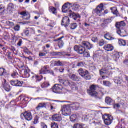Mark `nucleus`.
Returning <instances> with one entry per match:
<instances>
[{
  "label": "nucleus",
  "instance_id": "nucleus-29",
  "mask_svg": "<svg viewBox=\"0 0 128 128\" xmlns=\"http://www.w3.org/2000/svg\"><path fill=\"white\" fill-rule=\"evenodd\" d=\"M111 10L112 14H115L116 16L120 14V13H118V9H116V8L114 7L113 8H111Z\"/></svg>",
  "mask_w": 128,
  "mask_h": 128
},
{
  "label": "nucleus",
  "instance_id": "nucleus-45",
  "mask_svg": "<svg viewBox=\"0 0 128 128\" xmlns=\"http://www.w3.org/2000/svg\"><path fill=\"white\" fill-rule=\"evenodd\" d=\"M18 73L17 72H14L12 74V78H16H16H18Z\"/></svg>",
  "mask_w": 128,
  "mask_h": 128
},
{
  "label": "nucleus",
  "instance_id": "nucleus-50",
  "mask_svg": "<svg viewBox=\"0 0 128 128\" xmlns=\"http://www.w3.org/2000/svg\"><path fill=\"white\" fill-rule=\"evenodd\" d=\"M68 124V120H62V126H66Z\"/></svg>",
  "mask_w": 128,
  "mask_h": 128
},
{
  "label": "nucleus",
  "instance_id": "nucleus-12",
  "mask_svg": "<svg viewBox=\"0 0 128 128\" xmlns=\"http://www.w3.org/2000/svg\"><path fill=\"white\" fill-rule=\"evenodd\" d=\"M10 84L13 86H22V84H24V82H21L20 81H18V80H12L10 81Z\"/></svg>",
  "mask_w": 128,
  "mask_h": 128
},
{
  "label": "nucleus",
  "instance_id": "nucleus-41",
  "mask_svg": "<svg viewBox=\"0 0 128 128\" xmlns=\"http://www.w3.org/2000/svg\"><path fill=\"white\" fill-rule=\"evenodd\" d=\"M70 30H76V28H78V24H70Z\"/></svg>",
  "mask_w": 128,
  "mask_h": 128
},
{
  "label": "nucleus",
  "instance_id": "nucleus-62",
  "mask_svg": "<svg viewBox=\"0 0 128 128\" xmlns=\"http://www.w3.org/2000/svg\"><path fill=\"white\" fill-rule=\"evenodd\" d=\"M4 12V8L0 7V14H2Z\"/></svg>",
  "mask_w": 128,
  "mask_h": 128
},
{
  "label": "nucleus",
  "instance_id": "nucleus-13",
  "mask_svg": "<svg viewBox=\"0 0 128 128\" xmlns=\"http://www.w3.org/2000/svg\"><path fill=\"white\" fill-rule=\"evenodd\" d=\"M78 72L79 73V74L82 76V78H84V76H86L87 74H88L89 72L88 71L86 70H84L82 68H80L78 70Z\"/></svg>",
  "mask_w": 128,
  "mask_h": 128
},
{
  "label": "nucleus",
  "instance_id": "nucleus-30",
  "mask_svg": "<svg viewBox=\"0 0 128 128\" xmlns=\"http://www.w3.org/2000/svg\"><path fill=\"white\" fill-rule=\"evenodd\" d=\"M56 10H57L56 8L54 7L50 6L49 8V11L50 12H52L54 14H56Z\"/></svg>",
  "mask_w": 128,
  "mask_h": 128
},
{
  "label": "nucleus",
  "instance_id": "nucleus-34",
  "mask_svg": "<svg viewBox=\"0 0 128 128\" xmlns=\"http://www.w3.org/2000/svg\"><path fill=\"white\" fill-rule=\"evenodd\" d=\"M108 74V70L106 69H102L100 70V76H104V74Z\"/></svg>",
  "mask_w": 128,
  "mask_h": 128
},
{
  "label": "nucleus",
  "instance_id": "nucleus-15",
  "mask_svg": "<svg viewBox=\"0 0 128 128\" xmlns=\"http://www.w3.org/2000/svg\"><path fill=\"white\" fill-rule=\"evenodd\" d=\"M52 72V70H50L48 69V66H45L40 70V74H50Z\"/></svg>",
  "mask_w": 128,
  "mask_h": 128
},
{
  "label": "nucleus",
  "instance_id": "nucleus-59",
  "mask_svg": "<svg viewBox=\"0 0 128 128\" xmlns=\"http://www.w3.org/2000/svg\"><path fill=\"white\" fill-rule=\"evenodd\" d=\"M50 54H51V56H56V52H50Z\"/></svg>",
  "mask_w": 128,
  "mask_h": 128
},
{
  "label": "nucleus",
  "instance_id": "nucleus-3",
  "mask_svg": "<svg viewBox=\"0 0 128 128\" xmlns=\"http://www.w3.org/2000/svg\"><path fill=\"white\" fill-rule=\"evenodd\" d=\"M61 112H62V114L63 116H70L72 114L71 111H70V105H64L62 108V109L61 110Z\"/></svg>",
  "mask_w": 128,
  "mask_h": 128
},
{
  "label": "nucleus",
  "instance_id": "nucleus-18",
  "mask_svg": "<svg viewBox=\"0 0 128 128\" xmlns=\"http://www.w3.org/2000/svg\"><path fill=\"white\" fill-rule=\"evenodd\" d=\"M69 106L70 107L72 108V110H78V108H80V104H78V103H74Z\"/></svg>",
  "mask_w": 128,
  "mask_h": 128
},
{
  "label": "nucleus",
  "instance_id": "nucleus-58",
  "mask_svg": "<svg viewBox=\"0 0 128 128\" xmlns=\"http://www.w3.org/2000/svg\"><path fill=\"white\" fill-rule=\"evenodd\" d=\"M124 64L128 66V56L126 57V60L124 62Z\"/></svg>",
  "mask_w": 128,
  "mask_h": 128
},
{
  "label": "nucleus",
  "instance_id": "nucleus-56",
  "mask_svg": "<svg viewBox=\"0 0 128 128\" xmlns=\"http://www.w3.org/2000/svg\"><path fill=\"white\" fill-rule=\"evenodd\" d=\"M42 80V78H40V77L38 76H36V82H40V80Z\"/></svg>",
  "mask_w": 128,
  "mask_h": 128
},
{
  "label": "nucleus",
  "instance_id": "nucleus-22",
  "mask_svg": "<svg viewBox=\"0 0 128 128\" xmlns=\"http://www.w3.org/2000/svg\"><path fill=\"white\" fill-rule=\"evenodd\" d=\"M12 10H14V5L10 3L8 5V10L9 12H12Z\"/></svg>",
  "mask_w": 128,
  "mask_h": 128
},
{
  "label": "nucleus",
  "instance_id": "nucleus-24",
  "mask_svg": "<svg viewBox=\"0 0 128 128\" xmlns=\"http://www.w3.org/2000/svg\"><path fill=\"white\" fill-rule=\"evenodd\" d=\"M46 107V103H40L38 104V106L36 108L37 110H40L41 108Z\"/></svg>",
  "mask_w": 128,
  "mask_h": 128
},
{
  "label": "nucleus",
  "instance_id": "nucleus-17",
  "mask_svg": "<svg viewBox=\"0 0 128 128\" xmlns=\"http://www.w3.org/2000/svg\"><path fill=\"white\" fill-rule=\"evenodd\" d=\"M105 102L106 104L108 106H111V104H114V100H112V99L110 97H106V98Z\"/></svg>",
  "mask_w": 128,
  "mask_h": 128
},
{
  "label": "nucleus",
  "instance_id": "nucleus-10",
  "mask_svg": "<svg viewBox=\"0 0 128 128\" xmlns=\"http://www.w3.org/2000/svg\"><path fill=\"white\" fill-rule=\"evenodd\" d=\"M2 86L6 92H10V90H12L10 86L6 82V80L5 79L2 80Z\"/></svg>",
  "mask_w": 128,
  "mask_h": 128
},
{
  "label": "nucleus",
  "instance_id": "nucleus-19",
  "mask_svg": "<svg viewBox=\"0 0 128 128\" xmlns=\"http://www.w3.org/2000/svg\"><path fill=\"white\" fill-rule=\"evenodd\" d=\"M112 22V19H110V18L106 19L105 20H104V23L102 24V27L106 26H108V24H110V22Z\"/></svg>",
  "mask_w": 128,
  "mask_h": 128
},
{
  "label": "nucleus",
  "instance_id": "nucleus-37",
  "mask_svg": "<svg viewBox=\"0 0 128 128\" xmlns=\"http://www.w3.org/2000/svg\"><path fill=\"white\" fill-rule=\"evenodd\" d=\"M0 76H6V70L2 68H0Z\"/></svg>",
  "mask_w": 128,
  "mask_h": 128
},
{
  "label": "nucleus",
  "instance_id": "nucleus-63",
  "mask_svg": "<svg viewBox=\"0 0 128 128\" xmlns=\"http://www.w3.org/2000/svg\"><path fill=\"white\" fill-rule=\"evenodd\" d=\"M24 34L26 36H30V32H28V30L24 31Z\"/></svg>",
  "mask_w": 128,
  "mask_h": 128
},
{
  "label": "nucleus",
  "instance_id": "nucleus-44",
  "mask_svg": "<svg viewBox=\"0 0 128 128\" xmlns=\"http://www.w3.org/2000/svg\"><path fill=\"white\" fill-rule=\"evenodd\" d=\"M44 52H46V53L40 52L39 56H46V54H48V51H44Z\"/></svg>",
  "mask_w": 128,
  "mask_h": 128
},
{
  "label": "nucleus",
  "instance_id": "nucleus-53",
  "mask_svg": "<svg viewBox=\"0 0 128 128\" xmlns=\"http://www.w3.org/2000/svg\"><path fill=\"white\" fill-rule=\"evenodd\" d=\"M64 58H70V56H72V54H64Z\"/></svg>",
  "mask_w": 128,
  "mask_h": 128
},
{
  "label": "nucleus",
  "instance_id": "nucleus-7",
  "mask_svg": "<svg viewBox=\"0 0 128 128\" xmlns=\"http://www.w3.org/2000/svg\"><path fill=\"white\" fill-rule=\"evenodd\" d=\"M62 86L60 84H56L52 88L53 92L55 94H60L62 90Z\"/></svg>",
  "mask_w": 128,
  "mask_h": 128
},
{
  "label": "nucleus",
  "instance_id": "nucleus-1",
  "mask_svg": "<svg viewBox=\"0 0 128 128\" xmlns=\"http://www.w3.org/2000/svg\"><path fill=\"white\" fill-rule=\"evenodd\" d=\"M92 48V45L90 43L86 42H82V46H76L74 47V50L76 52L79 54H83L86 52V50H90Z\"/></svg>",
  "mask_w": 128,
  "mask_h": 128
},
{
  "label": "nucleus",
  "instance_id": "nucleus-43",
  "mask_svg": "<svg viewBox=\"0 0 128 128\" xmlns=\"http://www.w3.org/2000/svg\"><path fill=\"white\" fill-rule=\"evenodd\" d=\"M6 26H14V24L12 22H10V21H6Z\"/></svg>",
  "mask_w": 128,
  "mask_h": 128
},
{
  "label": "nucleus",
  "instance_id": "nucleus-55",
  "mask_svg": "<svg viewBox=\"0 0 128 128\" xmlns=\"http://www.w3.org/2000/svg\"><path fill=\"white\" fill-rule=\"evenodd\" d=\"M22 39H20L19 40V42L18 44V46H22Z\"/></svg>",
  "mask_w": 128,
  "mask_h": 128
},
{
  "label": "nucleus",
  "instance_id": "nucleus-64",
  "mask_svg": "<svg viewBox=\"0 0 128 128\" xmlns=\"http://www.w3.org/2000/svg\"><path fill=\"white\" fill-rule=\"evenodd\" d=\"M50 110H52L53 112H55V110H56V108H54V106H51Z\"/></svg>",
  "mask_w": 128,
  "mask_h": 128
},
{
  "label": "nucleus",
  "instance_id": "nucleus-36",
  "mask_svg": "<svg viewBox=\"0 0 128 128\" xmlns=\"http://www.w3.org/2000/svg\"><path fill=\"white\" fill-rule=\"evenodd\" d=\"M118 43L120 46H126V42L124 40H120Z\"/></svg>",
  "mask_w": 128,
  "mask_h": 128
},
{
  "label": "nucleus",
  "instance_id": "nucleus-54",
  "mask_svg": "<svg viewBox=\"0 0 128 128\" xmlns=\"http://www.w3.org/2000/svg\"><path fill=\"white\" fill-rule=\"evenodd\" d=\"M74 6L76 8V10H78L80 8V5L76 3L74 4Z\"/></svg>",
  "mask_w": 128,
  "mask_h": 128
},
{
  "label": "nucleus",
  "instance_id": "nucleus-8",
  "mask_svg": "<svg viewBox=\"0 0 128 128\" xmlns=\"http://www.w3.org/2000/svg\"><path fill=\"white\" fill-rule=\"evenodd\" d=\"M72 6V4H70L69 2L64 4L62 6V12H64L65 14H66L68 12H72V10H70V8Z\"/></svg>",
  "mask_w": 128,
  "mask_h": 128
},
{
  "label": "nucleus",
  "instance_id": "nucleus-11",
  "mask_svg": "<svg viewBox=\"0 0 128 128\" xmlns=\"http://www.w3.org/2000/svg\"><path fill=\"white\" fill-rule=\"evenodd\" d=\"M70 18L68 16H64L62 20V26H64L65 28L68 26H70Z\"/></svg>",
  "mask_w": 128,
  "mask_h": 128
},
{
  "label": "nucleus",
  "instance_id": "nucleus-51",
  "mask_svg": "<svg viewBox=\"0 0 128 128\" xmlns=\"http://www.w3.org/2000/svg\"><path fill=\"white\" fill-rule=\"evenodd\" d=\"M38 117L36 116L34 119V122H33L34 124H38Z\"/></svg>",
  "mask_w": 128,
  "mask_h": 128
},
{
  "label": "nucleus",
  "instance_id": "nucleus-57",
  "mask_svg": "<svg viewBox=\"0 0 128 128\" xmlns=\"http://www.w3.org/2000/svg\"><path fill=\"white\" fill-rule=\"evenodd\" d=\"M92 41L94 42H98V38L96 37H93L92 38Z\"/></svg>",
  "mask_w": 128,
  "mask_h": 128
},
{
  "label": "nucleus",
  "instance_id": "nucleus-46",
  "mask_svg": "<svg viewBox=\"0 0 128 128\" xmlns=\"http://www.w3.org/2000/svg\"><path fill=\"white\" fill-rule=\"evenodd\" d=\"M104 84L106 86H110V82L108 81H104Z\"/></svg>",
  "mask_w": 128,
  "mask_h": 128
},
{
  "label": "nucleus",
  "instance_id": "nucleus-14",
  "mask_svg": "<svg viewBox=\"0 0 128 128\" xmlns=\"http://www.w3.org/2000/svg\"><path fill=\"white\" fill-rule=\"evenodd\" d=\"M52 118L54 122H61L62 120V116L58 114L52 116Z\"/></svg>",
  "mask_w": 128,
  "mask_h": 128
},
{
  "label": "nucleus",
  "instance_id": "nucleus-27",
  "mask_svg": "<svg viewBox=\"0 0 128 128\" xmlns=\"http://www.w3.org/2000/svg\"><path fill=\"white\" fill-rule=\"evenodd\" d=\"M104 38H106V40H114L110 34L109 33H107L104 36Z\"/></svg>",
  "mask_w": 128,
  "mask_h": 128
},
{
  "label": "nucleus",
  "instance_id": "nucleus-21",
  "mask_svg": "<svg viewBox=\"0 0 128 128\" xmlns=\"http://www.w3.org/2000/svg\"><path fill=\"white\" fill-rule=\"evenodd\" d=\"M60 84H64L66 86H70V81H68V80H60Z\"/></svg>",
  "mask_w": 128,
  "mask_h": 128
},
{
  "label": "nucleus",
  "instance_id": "nucleus-40",
  "mask_svg": "<svg viewBox=\"0 0 128 128\" xmlns=\"http://www.w3.org/2000/svg\"><path fill=\"white\" fill-rule=\"evenodd\" d=\"M69 77L72 80H78V78L76 74L70 76Z\"/></svg>",
  "mask_w": 128,
  "mask_h": 128
},
{
  "label": "nucleus",
  "instance_id": "nucleus-33",
  "mask_svg": "<svg viewBox=\"0 0 128 128\" xmlns=\"http://www.w3.org/2000/svg\"><path fill=\"white\" fill-rule=\"evenodd\" d=\"M71 88L73 90H78V87L76 83H72Z\"/></svg>",
  "mask_w": 128,
  "mask_h": 128
},
{
  "label": "nucleus",
  "instance_id": "nucleus-28",
  "mask_svg": "<svg viewBox=\"0 0 128 128\" xmlns=\"http://www.w3.org/2000/svg\"><path fill=\"white\" fill-rule=\"evenodd\" d=\"M54 66H64V62H61L60 61H56L54 62Z\"/></svg>",
  "mask_w": 128,
  "mask_h": 128
},
{
  "label": "nucleus",
  "instance_id": "nucleus-32",
  "mask_svg": "<svg viewBox=\"0 0 128 128\" xmlns=\"http://www.w3.org/2000/svg\"><path fill=\"white\" fill-rule=\"evenodd\" d=\"M86 66V63L84 62H78L77 63L76 66L78 68H84Z\"/></svg>",
  "mask_w": 128,
  "mask_h": 128
},
{
  "label": "nucleus",
  "instance_id": "nucleus-9",
  "mask_svg": "<svg viewBox=\"0 0 128 128\" xmlns=\"http://www.w3.org/2000/svg\"><path fill=\"white\" fill-rule=\"evenodd\" d=\"M22 120L24 118H25L26 120H28V122H30V120H32V113L28 112H26L24 114H22L20 116Z\"/></svg>",
  "mask_w": 128,
  "mask_h": 128
},
{
  "label": "nucleus",
  "instance_id": "nucleus-39",
  "mask_svg": "<svg viewBox=\"0 0 128 128\" xmlns=\"http://www.w3.org/2000/svg\"><path fill=\"white\" fill-rule=\"evenodd\" d=\"M70 118L71 121L76 122V118H78V116L76 114H74L70 116Z\"/></svg>",
  "mask_w": 128,
  "mask_h": 128
},
{
  "label": "nucleus",
  "instance_id": "nucleus-31",
  "mask_svg": "<svg viewBox=\"0 0 128 128\" xmlns=\"http://www.w3.org/2000/svg\"><path fill=\"white\" fill-rule=\"evenodd\" d=\"M24 76H25V78H30V70L28 69H26L24 70Z\"/></svg>",
  "mask_w": 128,
  "mask_h": 128
},
{
  "label": "nucleus",
  "instance_id": "nucleus-47",
  "mask_svg": "<svg viewBox=\"0 0 128 128\" xmlns=\"http://www.w3.org/2000/svg\"><path fill=\"white\" fill-rule=\"evenodd\" d=\"M83 78H85V80H90V78H92V77H90V73L86 75V76H84Z\"/></svg>",
  "mask_w": 128,
  "mask_h": 128
},
{
  "label": "nucleus",
  "instance_id": "nucleus-20",
  "mask_svg": "<svg viewBox=\"0 0 128 128\" xmlns=\"http://www.w3.org/2000/svg\"><path fill=\"white\" fill-rule=\"evenodd\" d=\"M64 38V36H62L59 38L58 40H59L58 42V46L60 48H62L64 46V41L62 40Z\"/></svg>",
  "mask_w": 128,
  "mask_h": 128
},
{
  "label": "nucleus",
  "instance_id": "nucleus-48",
  "mask_svg": "<svg viewBox=\"0 0 128 128\" xmlns=\"http://www.w3.org/2000/svg\"><path fill=\"white\" fill-rule=\"evenodd\" d=\"M14 30L16 32H18L20 30V25H16L14 28Z\"/></svg>",
  "mask_w": 128,
  "mask_h": 128
},
{
  "label": "nucleus",
  "instance_id": "nucleus-25",
  "mask_svg": "<svg viewBox=\"0 0 128 128\" xmlns=\"http://www.w3.org/2000/svg\"><path fill=\"white\" fill-rule=\"evenodd\" d=\"M114 80V82L117 84H122V79L120 78V77L115 78Z\"/></svg>",
  "mask_w": 128,
  "mask_h": 128
},
{
  "label": "nucleus",
  "instance_id": "nucleus-23",
  "mask_svg": "<svg viewBox=\"0 0 128 128\" xmlns=\"http://www.w3.org/2000/svg\"><path fill=\"white\" fill-rule=\"evenodd\" d=\"M71 16H72L74 20H79L80 18V14H76V13H72L71 14Z\"/></svg>",
  "mask_w": 128,
  "mask_h": 128
},
{
  "label": "nucleus",
  "instance_id": "nucleus-4",
  "mask_svg": "<svg viewBox=\"0 0 128 128\" xmlns=\"http://www.w3.org/2000/svg\"><path fill=\"white\" fill-rule=\"evenodd\" d=\"M102 118L106 126H110L112 124V120H114V117L112 116L106 114L103 116Z\"/></svg>",
  "mask_w": 128,
  "mask_h": 128
},
{
  "label": "nucleus",
  "instance_id": "nucleus-16",
  "mask_svg": "<svg viewBox=\"0 0 128 128\" xmlns=\"http://www.w3.org/2000/svg\"><path fill=\"white\" fill-rule=\"evenodd\" d=\"M104 50L107 52H112L114 50V48L112 44L106 45L104 48Z\"/></svg>",
  "mask_w": 128,
  "mask_h": 128
},
{
  "label": "nucleus",
  "instance_id": "nucleus-49",
  "mask_svg": "<svg viewBox=\"0 0 128 128\" xmlns=\"http://www.w3.org/2000/svg\"><path fill=\"white\" fill-rule=\"evenodd\" d=\"M84 58H90V54L86 51L83 54Z\"/></svg>",
  "mask_w": 128,
  "mask_h": 128
},
{
  "label": "nucleus",
  "instance_id": "nucleus-5",
  "mask_svg": "<svg viewBox=\"0 0 128 128\" xmlns=\"http://www.w3.org/2000/svg\"><path fill=\"white\" fill-rule=\"evenodd\" d=\"M103 10H104V4H100L94 10V12L96 14H97V16H102V12Z\"/></svg>",
  "mask_w": 128,
  "mask_h": 128
},
{
  "label": "nucleus",
  "instance_id": "nucleus-60",
  "mask_svg": "<svg viewBox=\"0 0 128 128\" xmlns=\"http://www.w3.org/2000/svg\"><path fill=\"white\" fill-rule=\"evenodd\" d=\"M120 108V104H116L114 105V108Z\"/></svg>",
  "mask_w": 128,
  "mask_h": 128
},
{
  "label": "nucleus",
  "instance_id": "nucleus-35",
  "mask_svg": "<svg viewBox=\"0 0 128 128\" xmlns=\"http://www.w3.org/2000/svg\"><path fill=\"white\" fill-rule=\"evenodd\" d=\"M50 84L48 82H44L42 85L41 86L42 88H48Z\"/></svg>",
  "mask_w": 128,
  "mask_h": 128
},
{
  "label": "nucleus",
  "instance_id": "nucleus-38",
  "mask_svg": "<svg viewBox=\"0 0 128 128\" xmlns=\"http://www.w3.org/2000/svg\"><path fill=\"white\" fill-rule=\"evenodd\" d=\"M20 14L21 16H28V18H26V20H30V14L26 12H21L20 13Z\"/></svg>",
  "mask_w": 128,
  "mask_h": 128
},
{
  "label": "nucleus",
  "instance_id": "nucleus-42",
  "mask_svg": "<svg viewBox=\"0 0 128 128\" xmlns=\"http://www.w3.org/2000/svg\"><path fill=\"white\" fill-rule=\"evenodd\" d=\"M52 128H58V125L56 122H52L51 124Z\"/></svg>",
  "mask_w": 128,
  "mask_h": 128
},
{
  "label": "nucleus",
  "instance_id": "nucleus-61",
  "mask_svg": "<svg viewBox=\"0 0 128 128\" xmlns=\"http://www.w3.org/2000/svg\"><path fill=\"white\" fill-rule=\"evenodd\" d=\"M42 128H48V126H46V124L44 123L42 124Z\"/></svg>",
  "mask_w": 128,
  "mask_h": 128
},
{
  "label": "nucleus",
  "instance_id": "nucleus-6",
  "mask_svg": "<svg viewBox=\"0 0 128 128\" xmlns=\"http://www.w3.org/2000/svg\"><path fill=\"white\" fill-rule=\"evenodd\" d=\"M96 88H98V86L96 85H92L90 86V90L88 91V94H89L90 96H96Z\"/></svg>",
  "mask_w": 128,
  "mask_h": 128
},
{
  "label": "nucleus",
  "instance_id": "nucleus-2",
  "mask_svg": "<svg viewBox=\"0 0 128 128\" xmlns=\"http://www.w3.org/2000/svg\"><path fill=\"white\" fill-rule=\"evenodd\" d=\"M126 24L124 22L122 21L120 22H118L116 24V28H117V34L120 36H126L124 34H126V32L122 30L124 26H126Z\"/></svg>",
  "mask_w": 128,
  "mask_h": 128
},
{
  "label": "nucleus",
  "instance_id": "nucleus-52",
  "mask_svg": "<svg viewBox=\"0 0 128 128\" xmlns=\"http://www.w3.org/2000/svg\"><path fill=\"white\" fill-rule=\"evenodd\" d=\"M99 45L100 46H103L104 45V40H100V42H99Z\"/></svg>",
  "mask_w": 128,
  "mask_h": 128
},
{
  "label": "nucleus",
  "instance_id": "nucleus-26",
  "mask_svg": "<svg viewBox=\"0 0 128 128\" xmlns=\"http://www.w3.org/2000/svg\"><path fill=\"white\" fill-rule=\"evenodd\" d=\"M104 95V92H100L98 93L96 92V94H95V96H94L95 98H102V96Z\"/></svg>",
  "mask_w": 128,
  "mask_h": 128
}]
</instances>
